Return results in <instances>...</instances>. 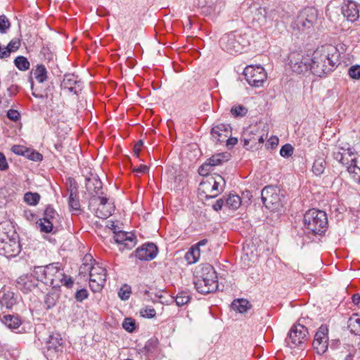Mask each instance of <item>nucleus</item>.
I'll return each mask as SVG.
<instances>
[{"label":"nucleus","instance_id":"nucleus-1","mask_svg":"<svg viewBox=\"0 0 360 360\" xmlns=\"http://www.w3.org/2000/svg\"><path fill=\"white\" fill-rule=\"evenodd\" d=\"M34 274L40 282L57 291H60L62 285L70 289L74 285V279L65 274L60 262L34 266Z\"/></svg>","mask_w":360,"mask_h":360},{"label":"nucleus","instance_id":"nucleus-2","mask_svg":"<svg viewBox=\"0 0 360 360\" xmlns=\"http://www.w3.org/2000/svg\"><path fill=\"white\" fill-rule=\"evenodd\" d=\"M337 49L330 46L316 49L311 54V72L323 77L333 72L340 64Z\"/></svg>","mask_w":360,"mask_h":360},{"label":"nucleus","instance_id":"nucleus-3","mask_svg":"<svg viewBox=\"0 0 360 360\" xmlns=\"http://www.w3.org/2000/svg\"><path fill=\"white\" fill-rule=\"evenodd\" d=\"M249 45V35L240 30L226 33L219 40L220 47L231 54L240 53Z\"/></svg>","mask_w":360,"mask_h":360},{"label":"nucleus","instance_id":"nucleus-4","mask_svg":"<svg viewBox=\"0 0 360 360\" xmlns=\"http://www.w3.org/2000/svg\"><path fill=\"white\" fill-rule=\"evenodd\" d=\"M197 274L194 285L199 293L206 295L217 290L218 277L212 266L205 264L201 267L200 271H198Z\"/></svg>","mask_w":360,"mask_h":360},{"label":"nucleus","instance_id":"nucleus-5","mask_svg":"<svg viewBox=\"0 0 360 360\" xmlns=\"http://www.w3.org/2000/svg\"><path fill=\"white\" fill-rule=\"evenodd\" d=\"M304 226L309 233L322 235L328 228V217L324 211L310 209L304 214Z\"/></svg>","mask_w":360,"mask_h":360},{"label":"nucleus","instance_id":"nucleus-6","mask_svg":"<svg viewBox=\"0 0 360 360\" xmlns=\"http://www.w3.org/2000/svg\"><path fill=\"white\" fill-rule=\"evenodd\" d=\"M308 336L309 331L306 326L300 323L294 324L288 332L285 343L291 349L297 347L303 350L308 340Z\"/></svg>","mask_w":360,"mask_h":360},{"label":"nucleus","instance_id":"nucleus-7","mask_svg":"<svg viewBox=\"0 0 360 360\" xmlns=\"http://www.w3.org/2000/svg\"><path fill=\"white\" fill-rule=\"evenodd\" d=\"M21 246L19 236L13 232L11 236L7 233H0V255L7 258L14 257L20 252Z\"/></svg>","mask_w":360,"mask_h":360},{"label":"nucleus","instance_id":"nucleus-8","mask_svg":"<svg viewBox=\"0 0 360 360\" xmlns=\"http://www.w3.org/2000/svg\"><path fill=\"white\" fill-rule=\"evenodd\" d=\"M226 181L221 175L207 176L200 184V191L205 193L206 200L216 198L224 191Z\"/></svg>","mask_w":360,"mask_h":360},{"label":"nucleus","instance_id":"nucleus-9","mask_svg":"<svg viewBox=\"0 0 360 360\" xmlns=\"http://www.w3.org/2000/svg\"><path fill=\"white\" fill-rule=\"evenodd\" d=\"M289 65L292 70L297 74L311 72V54L302 51H293L289 54Z\"/></svg>","mask_w":360,"mask_h":360},{"label":"nucleus","instance_id":"nucleus-10","mask_svg":"<svg viewBox=\"0 0 360 360\" xmlns=\"http://www.w3.org/2000/svg\"><path fill=\"white\" fill-rule=\"evenodd\" d=\"M283 195H280L279 190L274 186H265L261 191V198L264 205L271 211H276L282 207Z\"/></svg>","mask_w":360,"mask_h":360},{"label":"nucleus","instance_id":"nucleus-11","mask_svg":"<svg viewBox=\"0 0 360 360\" xmlns=\"http://www.w3.org/2000/svg\"><path fill=\"white\" fill-rule=\"evenodd\" d=\"M106 281V269L98 264L93 265L89 271V287L94 292L102 290Z\"/></svg>","mask_w":360,"mask_h":360},{"label":"nucleus","instance_id":"nucleus-12","mask_svg":"<svg viewBox=\"0 0 360 360\" xmlns=\"http://www.w3.org/2000/svg\"><path fill=\"white\" fill-rule=\"evenodd\" d=\"M247 82L252 86H262L266 79V74L261 65L247 66L243 71Z\"/></svg>","mask_w":360,"mask_h":360},{"label":"nucleus","instance_id":"nucleus-13","mask_svg":"<svg viewBox=\"0 0 360 360\" xmlns=\"http://www.w3.org/2000/svg\"><path fill=\"white\" fill-rule=\"evenodd\" d=\"M58 217V214L54 208L50 205H47L44 212V217L37 221L40 231L46 233H55L56 231H53L54 224L57 221Z\"/></svg>","mask_w":360,"mask_h":360},{"label":"nucleus","instance_id":"nucleus-14","mask_svg":"<svg viewBox=\"0 0 360 360\" xmlns=\"http://www.w3.org/2000/svg\"><path fill=\"white\" fill-rule=\"evenodd\" d=\"M63 340L58 333L49 335L43 347V353L48 360H54L62 350Z\"/></svg>","mask_w":360,"mask_h":360},{"label":"nucleus","instance_id":"nucleus-15","mask_svg":"<svg viewBox=\"0 0 360 360\" xmlns=\"http://www.w3.org/2000/svg\"><path fill=\"white\" fill-rule=\"evenodd\" d=\"M158 253V248L153 243H146L137 248L131 252L129 258L134 257L140 261H151L155 259Z\"/></svg>","mask_w":360,"mask_h":360},{"label":"nucleus","instance_id":"nucleus-16","mask_svg":"<svg viewBox=\"0 0 360 360\" xmlns=\"http://www.w3.org/2000/svg\"><path fill=\"white\" fill-rule=\"evenodd\" d=\"M318 16V11L314 7L304 8L297 17L296 25L299 29H309L316 22Z\"/></svg>","mask_w":360,"mask_h":360},{"label":"nucleus","instance_id":"nucleus-17","mask_svg":"<svg viewBox=\"0 0 360 360\" xmlns=\"http://www.w3.org/2000/svg\"><path fill=\"white\" fill-rule=\"evenodd\" d=\"M328 328L321 325L314 335L313 348L319 355L323 354L328 348Z\"/></svg>","mask_w":360,"mask_h":360},{"label":"nucleus","instance_id":"nucleus-18","mask_svg":"<svg viewBox=\"0 0 360 360\" xmlns=\"http://www.w3.org/2000/svg\"><path fill=\"white\" fill-rule=\"evenodd\" d=\"M82 82L75 74H65L60 86L62 89L68 90L69 92L79 95L82 89Z\"/></svg>","mask_w":360,"mask_h":360},{"label":"nucleus","instance_id":"nucleus-19","mask_svg":"<svg viewBox=\"0 0 360 360\" xmlns=\"http://www.w3.org/2000/svg\"><path fill=\"white\" fill-rule=\"evenodd\" d=\"M40 282L34 274V269L31 274L20 276L16 280V288L24 293H28L38 286Z\"/></svg>","mask_w":360,"mask_h":360},{"label":"nucleus","instance_id":"nucleus-20","mask_svg":"<svg viewBox=\"0 0 360 360\" xmlns=\"http://www.w3.org/2000/svg\"><path fill=\"white\" fill-rule=\"evenodd\" d=\"M114 240L120 245V250H130L136 244V238L131 233L125 231H115Z\"/></svg>","mask_w":360,"mask_h":360},{"label":"nucleus","instance_id":"nucleus-21","mask_svg":"<svg viewBox=\"0 0 360 360\" xmlns=\"http://www.w3.org/2000/svg\"><path fill=\"white\" fill-rule=\"evenodd\" d=\"M85 186L86 191L91 195L92 198L104 193L103 191V183L96 174H91L89 176L86 177Z\"/></svg>","mask_w":360,"mask_h":360},{"label":"nucleus","instance_id":"nucleus-22","mask_svg":"<svg viewBox=\"0 0 360 360\" xmlns=\"http://www.w3.org/2000/svg\"><path fill=\"white\" fill-rule=\"evenodd\" d=\"M69 192L68 206L71 212H79L81 210L80 202L78 195V187L75 181H70L68 187Z\"/></svg>","mask_w":360,"mask_h":360},{"label":"nucleus","instance_id":"nucleus-23","mask_svg":"<svg viewBox=\"0 0 360 360\" xmlns=\"http://www.w3.org/2000/svg\"><path fill=\"white\" fill-rule=\"evenodd\" d=\"M231 132V127L229 124L220 123L213 126L211 129V135L216 143L224 142Z\"/></svg>","mask_w":360,"mask_h":360},{"label":"nucleus","instance_id":"nucleus-24","mask_svg":"<svg viewBox=\"0 0 360 360\" xmlns=\"http://www.w3.org/2000/svg\"><path fill=\"white\" fill-rule=\"evenodd\" d=\"M342 13L344 17L352 22H355L359 18V11L357 5L352 0H348L347 3L344 4L342 7Z\"/></svg>","mask_w":360,"mask_h":360},{"label":"nucleus","instance_id":"nucleus-25","mask_svg":"<svg viewBox=\"0 0 360 360\" xmlns=\"http://www.w3.org/2000/svg\"><path fill=\"white\" fill-rule=\"evenodd\" d=\"M267 134L265 130L261 129L257 124L250 126L245 131V136H255L254 146L251 145L250 148L255 147L257 143H263L266 137Z\"/></svg>","mask_w":360,"mask_h":360},{"label":"nucleus","instance_id":"nucleus-26","mask_svg":"<svg viewBox=\"0 0 360 360\" xmlns=\"http://www.w3.org/2000/svg\"><path fill=\"white\" fill-rule=\"evenodd\" d=\"M1 322L9 329L13 330L20 327L22 324L21 319L17 315H4L0 318Z\"/></svg>","mask_w":360,"mask_h":360},{"label":"nucleus","instance_id":"nucleus-27","mask_svg":"<svg viewBox=\"0 0 360 360\" xmlns=\"http://www.w3.org/2000/svg\"><path fill=\"white\" fill-rule=\"evenodd\" d=\"M0 302L7 309H11L17 302L15 293L11 291L0 292Z\"/></svg>","mask_w":360,"mask_h":360},{"label":"nucleus","instance_id":"nucleus-28","mask_svg":"<svg viewBox=\"0 0 360 360\" xmlns=\"http://www.w3.org/2000/svg\"><path fill=\"white\" fill-rule=\"evenodd\" d=\"M20 46V40L14 38L10 41L6 46L4 47V51L1 52V59H6L11 56V53L17 51Z\"/></svg>","mask_w":360,"mask_h":360},{"label":"nucleus","instance_id":"nucleus-29","mask_svg":"<svg viewBox=\"0 0 360 360\" xmlns=\"http://www.w3.org/2000/svg\"><path fill=\"white\" fill-rule=\"evenodd\" d=\"M31 74H33L35 79L39 83H44L48 79V72L46 67L43 64H38L35 69H32Z\"/></svg>","mask_w":360,"mask_h":360},{"label":"nucleus","instance_id":"nucleus-30","mask_svg":"<svg viewBox=\"0 0 360 360\" xmlns=\"http://www.w3.org/2000/svg\"><path fill=\"white\" fill-rule=\"evenodd\" d=\"M231 307L235 311L243 314L247 312L248 310L252 307V304L248 300L237 299L233 301Z\"/></svg>","mask_w":360,"mask_h":360},{"label":"nucleus","instance_id":"nucleus-31","mask_svg":"<svg viewBox=\"0 0 360 360\" xmlns=\"http://www.w3.org/2000/svg\"><path fill=\"white\" fill-rule=\"evenodd\" d=\"M229 154L226 153H217L213 155L209 159L207 160V163L211 167L220 165L224 162L229 160Z\"/></svg>","mask_w":360,"mask_h":360},{"label":"nucleus","instance_id":"nucleus-32","mask_svg":"<svg viewBox=\"0 0 360 360\" xmlns=\"http://www.w3.org/2000/svg\"><path fill=\"white\" fill-rule=\"evenodd\" d=\"M175 302L177 306L182 307L187 304L191 300V296L188 290H180L176 295Z\"/></svg>","mask_w":360,"mask_h":360},{"label":"nucleus","instance_id":"nucleus-33","mask_svg":"<svg viewBox=\"0 0 360 360\" xmlns=\"http://www.w3.org/2000/svg\"><path fill=\"white\" fill-rule=\"evenodd\" d=\"M200 255V248L198 247L192 246L186 253L185 259L189 264L195 263Z\"/></svg>","mask_w":360,"mask_h":360},{"label":"nucleus","instance_id":"nucleus-34","mask_svg":"<svg viewBox=\"0 0 360 360\" xmlns=\"http://www.w3.org/2000/svg\"><path fill=\"white\" fill-rule=\"evenodd\" d=\"M226 205L233 210H237L241 205L240 198L236 194H230L226 199Z\"/></svg>","mask_w":360,"mask_h":360},{"label":"nucleus","instance_id":"nucleus-35","mask_svg":"<svg viewBox=\"0 0 360 360\" xmlns=\"http://www.w3.org/2000/svg\"><path fill=\"white\" fill-rule=\"evenodd\" d=\"M326 160L323 158H317L313 164L312 166V172L316 175H321L324 172L325 168H326Z\"/></svg>","mask_w":360,"mask_h":360},{"label":"nucleus","instance_id":"nucleus-36","mask_svg":"<svg viewBox=\"0 0 360 360\" xmlns=\"http://www.w3.org/2000/svg\"><path fill=\"white\" fill-rule=\"evenodd\" d=\"M15 67L20 71H26L30 69V63L27 58L22 56H17L14 60Z\"/></svg>","mask_w":360,"mask_h":360},{"label":"nucleus","instance_id":"nucleus-37","mask_svg":"<svg viewBox=\"0 0 360 360\" xmlns=\"http://www.w3.org/2000/svg\"><path fill=\"white\" fill-rule=\"evenodd\" d=\"M357 159L356 158H353L351 159V164L349 166H347V172L350 174H353V178L355 180L359 181L360 183V167L356 165Z\"/></svg>","mask_w":360,"mask_h":360},{"label":"nucleus","instance_id":"nucleus-38","mask_svg":"<svg viewBox=\"0 0 360 360\" xmlns=\"http://www.w3.org/2000/svg\"><path fill=\"white\" fill-rule=\"evenodd\" d=\"M59 297L58 292H49L44 297V304L47 309L53 307Z\"/></svg>","mask_w":360,"mask_h":360},{"label":"nucleus","instance_id":"nucleus-39","mask_svg":"<svg viewBox=\"0 0 360 360\" xmlns=\"http://www.w3.org/2000/svg\"><path fill=\"white\" fill-rule=\"evenodd\" d=\"M225 6V3L222 0H211L208 3V8L213 14H219Z\"/></svg>","mask_w":360,"mask_h":360},{"label":"nucleus","instance_id":"nucleus-40","mask_svg":"<svg viewBox=\"0 0 360 360\" xmlns=\"http://www.w3.org/2000/svg\"><path fill=\"white\" fill-rule=\"evenodd\" d=\"M41 198L38 193L27 192L24 195V201L30 205H37Z\"/></svg>","mask_w":360,"mask_h":360},{"label":"nucleus","instance_id":"nucleus-41","mask_svg":"<svg viewBox=\"0 0 360 360\" xmlns=\"http://www.w3.org/2000/svg\"><path fill=\"white\" fill-rule=\"evenodd\" d=\"M258 13L265 20H276L278 14L274 10H269L266 8H259L257 10Z\"/></svg>","mask_w":360,"mask_h":360},{"label":"nucleus","instance_id":"nucleus-42","mask_svg":"<svg viewBox=\"0 0 360 360\" xmlns=\"http://www.w3.org/2000/svg\"><path fill=\"white\" fill-rule=\"evenodd\" d=\"M27 159L35 161L40 162L43 160V155L40 153L37 152L35 150L27 148L25 156Z\"/></svg>","mask_w":360,"mask_h":360},{"label":"nucleus","instance_id":"nucleus-43","mask_svg":"<svg viewBox=\"0 0 360 360\" xmlns=\"http://www.w3.org/2000/svg\"><path fill=\"white\" fill-rule=\"evenodd\" d=\"M231 113L235 117H244L248 113V109L242 105H238L231 108Z\"/></svg>","mask_w":360,"mask_h":360},{"label":"nucleus","instance_id":"nucleus-44","mask_svg":"<svg viewBox=\"0 0 360 360\" xmlns=\"http://www.w3.org/2000/svg\"><path fill=\"white\" fill-rule=\"evenodd\" d=\"M122 328L129 333H132L136 328V321L133 318H125L122 323Z\"/></svg>","mask_w":360,"mask_h":360},{"label":"nucleus","instance_id":"nucleus-45","mask_svg":"<svg viewBox=\"0 0 360 360\" xmlns=\"http://www.w3.org/2000/svg\"><path fill=\"white\" fill-rule=\"evenodd\" d=\"M11 27V22L8 18L4 15H0V33L6 34Z\"/></svg>","mask_w":360,"mask_h":360},{"label":"nucleus","instance_id":"nucleus-46","mask_svg":"<svg viewBox=\"0 0 360 360\" xmlns=\"http://www.w3.org/2000/svg\"><path fill=\"white\" fill-rule=\"evenodd\" d=\"M131 293V287L125 284L120 288L118 295L122 300L125 301L129 298Z\"/></svg>","mask_w":360,"mask_h":360},{"label":"nucleus","instance_id":"nucleus-47","mask_svg":"<svg viewBox=\"0 0 360 360\" xmlns=\"http://www.w3.org/2000/svg\"><path fill=\"white\" fill-rule=\"evenodd\" d=\"M348 75L349 77L352 79H360V65H352L348 69Z\"/></svg>","mask_w":360,"mask_h":360},{"label":"nucleus","instance_id":"nucleus-48","mask_svg":"<svg viewBox=\"0 0 360 360\" xmlns=\"http://www.w3.org/2000/svg\"><path fill=\"white\" fill-rule=\"evenodd\" d=\"M158 342L156 339H150L146 342V345L144 346V349L148 353H153L154 352L157 347H158Z\"/></svg>","mask_w":360,"mask_h":360},{"label":"nucleus","instance_id":"nucleus-49","mask_svg":"<svg viewBox=\"0 0 360 360\" xmlns=\"http://www.w3.org/2000/svg\"><path fill=\"white\" fill-rule=\"evenodd\" d=\"M293 150V147L290 144L286 143L281 147L280 155L283 158H289L292 155Z\"/></svg>","mask_w":360,"mask_h":360},{"label":"nucleus","instance_id":"nucleus-50","mask_svg":"<svg viewBox=\"0 0 360 360\" xmlns=\"http://www.w3.org/2000/svg\"><path fill=\"white\" fill-rule=\"evenodd\" d=\"M89 297V292L86 289L82 288L76 291L75 294V300L79 302H82L83 300H86Z\"/></svg>","mask_w":360,"mask_h":360},{"label":"nucleus","instance_id":"nucleus-51","mask_svg":"<svg viewBox=\"0 0 360 360\" xmlns=\"http://www.w3.org/2000/svg\"><path fill=\"white\" fill-rule=\"evenodd\" d=\"M141 314L143 317L152 319L155 316L156 311L152 307H146L141 310Z\"/></svg>","mask_w":360,"mask_h":360},{"label":"nucleus","instance_id":"nucleus-52","mask_svg":"<svg viewBox=\"0 0 360 360\" xmlns=\"http://www.w3.org/2000/svg\"><path fill=\"white\" fill-rule=\"evenodd\" d=\"M211 169L212 167L206 161L199 167L198 173L200 176H205L207 178V176H210L208 174L210 172Z\"/></svg>","mask_w":360,"mask_h":360},{"label":"nucleus","instance_id":"nucleus-53","mask_svg":"<svg viewBox=\"0 0 360 360\" xmlns=\"http://www.w3.org/2000/svg\"><path fill=\"white\" fill-rule=\"evenodd\" d=\"M26 150H27V147H25L24 146H20V145H14L11 148V151L13 153H15L18 155H22V156H25Z\"/></svg>","mask_w":360,"mask_h":360},{"label":"nucleus","instance_id":"nucleus-54","mask_svg":"<svg viewBox=\"0 0 360 360\" xmlns=\"http://www.w3.org/2000/svg\"><path fill=\"white\" fill-rule=\"evenodd\" d=\"M6 116L10 120L14 122L19 120L20 118V112L18 110L13 109H10L8 110Z\"/></svg>","mask_w":360,"mask_h":360},{"label":"nucleus","instance_id":"nucleus-55","mask_svg":"<svg viewBox=\"0 0 360 360\" xmlns=\"http://www.w3.org/2000/svg\"><path fill=\"white\" fill-rule=\"evenodd\" d=\"M8 168L5 155L0 152V171H6Z\"/></svg>","mask_w":360,"mask_h":360},{"label":"nucleus","instance_id":"nucleus-56","mask_svg":"<svg viewBox=\"0 0 360 360\" xmlns=\"http://www.w3.org/2000/svg\"><path fill=\"white\" fill-rule=\"evenodd\" d=\"M149 171V167L145 165H141L133 169L135 173L146 174Z\"/></svg>","mask_w":360,"mask_h":360},{"label":"nucleus","instance_id":"nucleus-57","mask_svg":"<svg viewBox=\"0 0 360 360\" xmlns=\"http://www.w3.org/2000/svg\"><path fill=\"white\" fill-rule=\"evenodd\" d=\"M243 146L245 147L247 149H248V146H249V143H252V145L254 146V141L253 139H255V136H245V132L243 133Z\"/></svg>","mask_w":360,"mask_h":360},{"label":"nucleus","instance_id":"nucleus-58","mask_svg":"<svg viewBox=\"0 0 360 360\" xmlns=\"http://www.w3.org/2000/svg\"><path fill=\"white\" fill-rule=\"evenodd\" d=\"M224 205L225 204L224 199L219 198L213 204L212 208L214 209V210L218 212L221 210Z\"/></svg>","mask_w":360,"mask_h":360},{"label":"nucleus","instance_id":"nucleus-59","mask_svg":"<svg viewBox=\"0 0 360 360\" xmlns=\"http://www.w3.org/2000/svg\"><path fill=\"white\" fill-rule=\"evenodd\" d=\"M225 141L226 142L227 147L231 148L237 144L238 139L235 137H228L225 139Z\"/></svg>","mask_w":360,"mask_h":360},{"label":"nucleus","instance_id":"nucleus-60","mask_svg":"<svg viewBox=\"0 0 360 360\" xmlns=\"http://www.w3.org/2000/svg\"><path fill=\"white\" fill-rule=\"evenodd\" d=\"M333 157L338 162H343L342 161H344V153L340 151H334L333 153Z\"/></svg>","mask_w":360,"mask_h":360},{"label":"nucleus","instance_id":"nucleus-61","mask_svg":"<svg viewBox=\"0 0 360 360\" xmlns=\"http://www.w3.org/2000/svg\"><path fill=\"white\" fill-rule=\"evenodd\" d=\"M24 216L29 221H33L36 217V214L31 210H25L24 212Z\"/></svg>","mask_w":360,"mask_h":360},{"label":"nucleus","instance_id":"nucleus-62","mask_svg":"<svg viewBox=\"0 0 360 360\" xmlns=\"http://www.w3.org/2000/svg\"><path fill=\"white\" fill-rule=\"evenodd\" d=\"M18 86L15 85H12L10 87L7 89V92L8 94V96L11 97L13 95H15L18 92Z\"/></svg>","mask_w":360,"mask_h":360},{"label":"nucleus","instance_id":"nucleus-63","mask_svg":"<svg viewBox=\"0 0 360 360\" xmlns=\"http://www.w3.org/2000/svg\"><path fill=\"white\" fill-rule=\"evenodd\" d=\"M111 215V212L110 211H105V212H102V211H97L96 212V216L99 218H102V219H105L107 217H108L109 216Z\"/></svg>","mask_w":360,"mask_h":360},{"label":"nucleus","instance_id":"nucleus-64","mask_svg":"<svg viewBox=\"0 0 360 360\" xmlns=\"http://www.w3.org/2000/svg\"><path fill=\"white\" fill-rule=\"evenodd\" d=\"M94 199L98 200L100 201V205L103 206H105L108 200V199L106 197L102 196V195H96V198H94Z\"/></svg>","mask_w":360,"mask_h":360}]
</instances>
